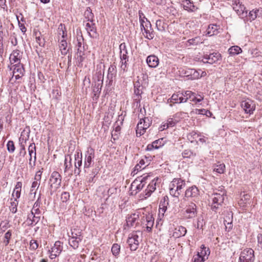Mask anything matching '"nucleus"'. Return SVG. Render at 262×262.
<instances>
[{"instance_id": "obj_25", "label": "nucleus", "mask_w": 262, "mask_h": 262, "mask_svg": "<svg viewBox=\"0 0 262 262\" xmlns=\"http://www.w3.org/2000/svg\"><path fill=\"white\" fill-rule=\"evenodd\" d=\"M184 94V92L173 94L171 97V102L178 103L185 102Z\"/></svg>"}, {"instance_id": "obj_8", "label": "nucleus", "mask_w": 262, "mask_h": 262, "mask_svg": "<svg viewBox=\"0 0 262 262\" xmlns=\"http://www.w3.org/2000/svg\"><path fill=\"white\" fill-rule=\"evenodd\" d=\"M200 191L195 186L188 188L185 192V196L187 198H192L194 201L199 199Z\"/></svg>"}, {"instance_id": "obj_43", "label": "nucleus", "mask_w": 262, "mask_h": 262, "mask_svg": "<svg viewBox=\"0 0 262 262\" xmlns=\"http://www.w3.org/2000/svg\"><path fill=\"white\" fill-rule=\"evenodd\" d=\"M35 35L36 36V41L39 46L40 47H44L45 45V40L43 38L41 37V33L40 32H35Z\"/></svg>"}, {"instance_id": "obj_19", "label": "nucleus", "mask_w": 262, "mask_h": 262, "mask_svg": "<svg viewBox=\"0 0 262 262\" xmlns=\"http://www.w3.org/2000/svg\"><path fill=\"white\" fill-rule=\"evenodd\" d=\"M196 214V206L193 203H191L186 210V217L188 219L194 217Z\"/></svg>"}, {"instance_id": "obj_27", "label": "nucleus", "mask_w": 262, "mask_h": 262, "mask_svg": "<svg viewBox=\"0 0 262 262\" xmlns=\"http://www.w3.org/2000/svg\"><path fill=\"white\" fill-rule=\"evenodd\" d=\"M40 216H37V215L30 213L28 215L27 222L29 226L36 225L40 220Z\"/></svg>"}, {"instance_id": "obj_52", "label": "nucleus", "mask_w": 262, "mask_h": 262, "mask_svg": "<svg viewBox=\"0 0 262 262\" xmlns=\"http://www.w3.org/2000/svg\"><path fill=\"white\" fill-rule=\"evenodd\" d=\"M7 149L10 153H13L15 151V147L13 141L10 140L7 142Z\"/></svg>"}, {"instance_id": "obj_62", "label": "nucleus", "mask_w": 262, "mask_h": 262, "mask_svg": "<svg viewBox=\"0 0 262 262\" xmlns=\"http://www.w3.org/2000/svg\"><path fill=\"white\" fill-rule=\"evenodd\" d=\"M85 18L87 19L88 21L91 22V21H93V18L94 17L93 14L89 11H87L85 12Z\"/></svg>"}, {"instance_id": "obj_61", "label": "nucleus", "mask_w": 262, "mask_h": 262, "mask_svg": "<svg viewBox=\"0 0 262 262\" xmlns=\"http://www.w3.org/2000/svg\"><path fill=\"white\" fill-rule=\"evenodd\" d=\"M20 192L21 190H20L14 189L12 194V196L14 198L13 200H17V199L20 198Z\"/></svg>"}, {"instance_id": "obj_48", "label": "nucleus", "mask_w": 262, "mask_h": 262, "mask_svg": "<svg viewBox=\"0 0 262 262\" xmlns=\"http://www.w3.org/2000/svg\"><path fill=\"white\" fill-rule=\"evenodd\" d=\"M58 30V34L61 35L62 38H64L67 36V31L65 25L64 24H60L59 25Z\"/></svg>"}, {"instance_id": "obj_53", "label": "nucleus", "mask_w": 262, "mask_h": 262, "mask_svg": "<svg viewBox=\"0 0 262 262\" xmlns=\"http://www.w3.org/2000/svg\"><path fill=\"white\" fill-rule=\"evenodd\" d=\"M38 247V244L36 240L32 239L30 242L29 249L31 250H35Z\"/></svg>"}, {"instance_id": "obj_2", "label": "nucleus", "mask_w": 262, "mask_h": 262, "mask_svg": "<svg viewBox=\"0 0 262 262\" xmlns=\"http://www.w3.org/2000/svg\"><path fill=\"white\" fill-rule=\"evenodd\" d=\"M254 251L252 248H245L240 254L238 262H254Z\"/></svg>"}, {"instance_id": "obj_59", "label": "nucleus", "mask_w": 262, "mask_h": 262, "mask_svg": "<svg viewBox=\"0 0 262 262\" xmlns=\"http://www.w3.org/2000/svg\"><path fill=\"white\" fill-rule=\"evenodd\" d=\"M156 182L152 180L147 186L148 190L150 192H154L156 190Z\"/></svg>"}, {"instance_id": "obj_7", "label": "nucleus", "mask_w": 262, "mask_h": 262, "mask_svg": "<svg viewBox=\"0 0 262 262\" xmlns=\"http://www.w3.org/2000/svg\"><path fill=\"white\" fill-rule=\"evenodd\" d=\"M150 120L147 117L142 118L138 123L137 127V134H139L141 136L144 134L145 130L150 126Z\"/></svg>"}, {"instance_id": "obj_18", "label": "nucleus", "mask_w": 262, "mask_h": 262, "mask_svg": "<svg viewBox=\"0 0 262 262\" xmlns=\"http://www.w3.org/2000/svg\"><path fill=\"white\" fill-rule=\"evenodd\" d=\"M221 54L218 52L205 55V59H208L207 62H208L209 64H213L221 60Z\"/></svg>"}, {"instance_id": "obj_41", "label": "nucleus", "mask_w": 262, "mask_h": 262, "mask_svg": "<svg viewBox=\"0 0 262 262\" xmlns=\"http://www.w3.org/2000/svg\"><path fill=\"white\" fill-rule=\"evenodd\" d=\"M18 202L17 200L11 199L10 206L9 209L12 213H15L17 212V207L18 206Z\"/></svg>"}, {"instance_id": "obj_5", "label": "nucleus", "mask_w": 262, "mask_h": 262, "mask_svg": "<svg viewBox=\"0 0 262 262\" xmlns=\"http://www.w3.org/2000/svg\"><path fill=\"white\" fill-rule=\"evenodd\" d=\"M49 182L51 188H54L56 190L61 186V176L60 173L56 171H53L50 176Z\"/></svg>"}, {"instance_id": "obj_40", "label": "nucleus", "mask_w": 262, "mask_h": 262, "mask_svg": "<svg viewBox=\"0 0 262 262\" xmlns=\"http://www.w3.org/2000/svg\"><path fill=\"white\" fill-rule=\"evenodd\" d=\"M213 169L214 171H216L219 173H223L225 170V165L224 164H214L213 166Z\"/></svg>"}, {"instance_id": "obj_16", "label": "nucleus", "mask_w": 262, "mask_h": 262, "mask_svg": "<svg viewBox=\"0 0 262 262\" xmlns=\"http://www.w3.org/2000/svg\"><path fill=\"white\" fill-rule=\"evenodd\" d=\"M165 144V140L164 138H160L149 144L146 147L147 150H152L154 149H157L162 147Z\"/></svg>"}, {"instance_id": "obj_56", "label": "nucleus", "mask_w": 262, "mask_h": 262, "mask_svg": "<svg viewBox=\"0 0 262 262\" xmlns=\"http://www.w3.org/2000/svg\"><path fill=\"white\" fill-rule=\"evenodd\" d=\"M70 194L68 192H63L61 195V200L62 202H67L70 198Z\"/></svg>"}, {"instance_id": "obj_31", "label": "nucleus", "mask_w": 262, "mask_h": 262, "mask_svg": "<svg viewBox=\"0 0 262 262\" xmlns=\"http://www.w3.org/2000/svg\"><path fill=\"white\" fill-rule=\"evenodd\" d=\"M116 67L114 64H111L108 68L107 77L110 83L113 81V78L116 76Z\"/></svg>"}, {"instance_id": "obj_1", "label": "nucleus", "mask_w": 262, "mask_h": 262, "mask_svg": "<svg viewBox=\"0 0 262 262\" xmlns=\"http://www.w3.org/2000/svg\"><path fill=\"white\" fill-rule=\"evenodd\" d=\"M185 185V180L181 178L173 179L169 185L170 194L174 197L178 198Z\"/></svg>"}, {"instance_id": "obj_58", "label": "nucleus", "mask_w": 262, "mask_h": 262, "mask_svg": "<svg viewBox=\"0 0 262 262\" xmlns=\"http://www.w3.org/2000/svg\"><path fill=\"white\" fill-rule=\"evenodd\" d=\"M206 257L200 256L198 253L193 256V262H204Z\"/></svg>"}, {"instance_id": "obj_28", "label": "nucleus", "mask_w": 262, "mask_h": 262, "mask_svg": "<svg viewBox=\"0 0 262 262\" xmlns=\"http://www.w3.org/2000/svg\"><path fill=\"white\" fill-rule=\"evenodd\" d=\"M219 28V26L216 25H209L207 28V34L210 36L216 35L219 33V31H218Z\"/></svg>"}, {"instance_id": "obj_49", "label": "nucleus", "mask_w": 262, "mask_h": 262, "mask_svg": "<svg viewBox=\"0 0 262 262\" xmlns=\"http://www.w3.org/2000/svg\"><path fill=\"white\" fill-rule=\"evenodd\" d=\"M71 158L69 155H67L65 156L64 160V171H67L72 166L71 164Z\"/></svg>"}, {"instance_id": "obj_34", "label": "nucleus", "mask_w": 262, "mask_h": 262, "mask_svg": "<svg viewBox=\"0 0 262 262\" xmlns=\"http://www.w3.org/2000/svg\"><path fill=\"white\" fill-rule=\"evenodd\" d=\"M184 100H185V102L187 101V100L189 99L191 101H194L195 99V97L196 94L195 93H193L190 91H186L184 92Z\"/></svg>"}, {"instance_id": "obj_10", "label": "nucleus", "mask_w": 262, "mask_h": 262, "mask_svg": "<svg viewBox=\"0 0 262 262\" xmlns=\"http://www.w3.org/2000/svg\"><path fill=\"white\" fill-rule=\"evenodd\" d=\"M241 106L247 114H252L255 109V105L253 101L251 100H244L241 102Z\"/></svg>"}, {"instance_id": "obj_20", "label": "nucleus", "mask_w": 262, "mask_h": 262, "mask_svg": "<svg viewBox=\"0 0 262 262\" xmlns=\"http://www.w3.org/2000/svg\"><path fill=\"white\" fill-rule=\"evenodd\" d=\"M181 5L183 8L188 12H194L198 9V8L194 5L193 2L190 0H183Z\"/></svg>"}, {"instance_id": "obj_38", "label": "nucleus", "mask_w": 262, "mask_h": 262, "mask_svg": "<svg viewBox=\"0 0 262 262\" xmlns=\"http://www.w3.org/2000/svg\"><path fill=\"white\" fill-rule=\"evenodd\" d=\"M156 25L157 29L161 32L165 31L167 27V24L161 19L157 20L156 23Z\"/></svg>"}, {"instance_id": "obj_24", "label": "nucleus", "mask_w": 262, "mask_h": 262, "mask_svg": "<svg viewBox=\"0 0 262 262\" xmlns=\"http://www.w3.org/2000/svg\"><path fill=\"white\" fill-rule=\"evenodd\" d=\"M63 250V243L59 241L55 242L54 246H53L49 252H54L55 254H59Z\"/></svg>"}, {"instance_id": "obj_46", "label": "nucleus", "mask_w": 262, "mask_h": 262, "mask_svg": "<svg viewBox=\"0 0 262 262\" xmlns=\"http://www.w3.org/2000/svg\"><path fill=\"white\" fill-rule=\"evenodd\" d=\"M12 237V230H9L4 235L3 243L5 246H7Z\"/></svg>"}, {"instance_id": "obj_15", "label": "nucleus", "mask_w": 262, "mask_h": 262, "mask_svg": "<svg viewBox=\"0 0 262 262\" xmlns=\"http://www.w3.org/2000/svg\"><path fill=\"white\" fill-rule=\"evenodd\" d=\"M85 28L91 37H96L97 35V28L93 21L86 23L85 25Z\"/></svg>"}, {"instance_id": "obj_11", "label": "nucleus", "mask_w": 262, "mask_h": 262, "mask_svg": "<svg viewBox=\"0 0 262 262\" xmlns=\"http://www.w3.org/2000/svg\"><path fill=\"white\" fill-rule=\"evenodd\" d=\"M220 192L214 193L212 195V202L214 204L222 205L224 201V195L226 194L225 191L223 187L218 190Z\"/></svg>"}, {"instance_id": "obj_29", "label": "nucleus", "mask_w": 262, "mask_h": 262, "mask_svg": "<svg viewBox=\"0 0 262 262\" xmlns=\"http://www.w3.org/2000/svg\"><path fill=\"white\" fill-rule=\"evenodd\" d=\"M74 156L76 161L75 163V167L76 168H78V174H79L80 172V167L82 165V153L76 151Z\"/></svg>"}, {"instance_id": "obj_36", "label": "nucleus", "mask_w": 262, "mask_h": 262, "mask_svg": "<svg viewBox=\"0 0 262 262\" xmlns=\"http://www.w3.org/2000/svg\"><path fill=\"white\" fill-rule=\"evenodd\" d=\"M13 67H14L13 72V75H14V74H15L16 73L21 74V75H24V72L25 71V70H24V68L22 64H20V63H16Z\"/></svg>"}, {"instance_id": "obj_35", "label": "nucleus", "mask_w": 262, "mask_h": 262, "mask_svg": "<svg viewBox=\"0 0 262 262\" xmlns=\"http://www.w3.org/2000/svg\"><path fill=\"white\" fill-rule=\"evenodd\" d=\"M82 241L80 239H78L69 237V244L71 247L74 249H76L78 248L80 243Z\"/></svg>"}, {"instance_id": "obj_13", "label": "nucleus", "mask_w": 262, "mask_h": 262, "mask_svg": "<svg viewBox=\"0 0 262 262\" xmlns=\"http://www.w3.org/2000/svg\"><path fill=\"white\" fill-rule=\"evenodd\" d=\"M259 9H254L250 11L248 14H245L244 18H243L244 21H250L252 22L257 17H259L260 15Z\"/></svg>"}, {"instance_id": "obj_42", "label": "nucleus", "mask_w": 262, "mask_h": 262, "mask_svg": "<svg viewBox=\"0 0 262 262\" xmlns=\"http://www.w3.org/2000/svg\"><path fill=\"white\" fill-rule=\"evenodd\" d=\"M242 51L241 48L237 46H232L228 50L229 53L231 55H237L242 52Z\"/></svg>"}, {"instance_id": "obj_6", "label": "nucleus", "mask_w": 262, "mask_h": 262, "mask_svg": "<svg viewBox=\"0 0 262 262\" xmlns=\"http://www.w3.org/2000/svg\"><path fill=\"white\" fill-rule=\"evenodd\" d=\"M95 157V150L91 147H89L85 154L84 162V169L86 171L85 169L89 168L91 166L93 159Z\"/></svg>"}, {"instance_id": "obj_44", "label": "nucleus", "mask_w": 262, "mask_h": 262, "mask_svg": "<svg viewBox=\"0 0 262 262\" xmlns=\"http://www.w3.org/2000/svg\"><path fill=\"white\" fill-rule=\"evenodd\" d=\"M145 165V162L143 159H141L139 163H138L134 167V172L137 173L138 171L144 169L146 166H143Z\"/></svg>"}, {"instance_id": "obj_9", "label": "nucleus", "mask_w": 262, "mask_h": 262, "mask_svg": "<svg viewBox=\"0 0 262 262\" xmlns=\"http://www.w3.org/2000/svg\"><path fill=\"white\" fill-rule=\"evenodd\" d=\"M139 215L135 213L132 214L126 219V224L124 225V229L136 227L138 224Z\"/></svg>"}, {"instance_id": "obj_47", "label": "nucleus", "mask_w": 262, "mask_h": 262, "mask_svg": "<svg viewBox=\"0 0 262 262\" xmlns=\"http://www.w3.org/2000/svg\"><path fill=\"white\" fill-rule=\"evenodd\" d=\"M139 82H137L134 84V94L137 97H141V95L142 94V87L139 85Z\"/></svg>"}, {"instance_id": "obj_17", "label": "nucleus", "mask_w": 262, "mask_h": 262, "mask_svg": "<svg viewBox=\"0 0 262 262\" xmlns=\"http://www.w3.org/2000/svg\"><path fill=\"white\" fill-rule=\"evenodd\" d=\"M23 52L18 49L14 50L10 56L11 62L19 63L22 58Z\"/></svg>"}, {"instance_id": "obj_26", "label": "nucleus", "mask_w": 262, "mask_h": 262, "mask_svg": "<svg viewBox=\"0 0 262 262\" xmlns=\"http://www.w3.org/2000/svg\"><path fill=\"white\" fill-rule=\"evenodd\" d=\"M168 205V198L167 196L163 198V201H161L159 205V216L161 214L162 216L164 215V213L167 210V206Z\"/></svg>"}, {"instance_id": "obj_51", "label": "nucleus", "mask_w": 262, "mask_h": 262, "mask_svg": "<svg viewBox=\"0 0 262 262\" xmlns=\"http://www.w3.org/2000/svg\"><path fill=\"white\" fill-rule=\"evenodd\" d=\"M67 42L66 40L64 39L61 40L60 43V48L62 54L66 55L67 53Z\"/></svg>"}, {"instance_id": "obj_23", "label": "nucleus", "mask_w": 262, "mask_h": 262, "mask_svg": "<svg viewBox=\"0 0 262 262\" xmlns=\"http://www.w3.org/2000/svg\"><path fill=\"white\" fill-rule=\"evenodd\" d=\"M146 62L149 67L156 68L159 64V60L156 56L152 55L147 57Z\"/></svg>"}, {"instance_id": "obj_14", "label": "nucleus", "mask_w": 262, "mask_h": 262, "mask_svg": "<svg viewBox=\"0 0 262 262\" xmlns=\"http://www.w3.org/2000/svg\"><path fill=\"white\" fill-rule=\"evenodd\" d=\"M143 224H145L146 231L148 232L152 230L154 224V219L150 214L143 216L142 219Z\"/></svg>"}, {"instance_id": "obj_22", "label": "nucleus", "mask_w": 262, "mask_h": 262, "mask_svg": "<svg viewBox=\"0 0 262 262\" xmlns=\"http://www.w3.org/2000/svg\"><path fill=\"white\" fill-rule=\"evenodd\" d=\"M187 233V230L185 227L180 226L176 227L172 234V236L174 238H179L184 236Z\"/></svg>"}, {"instance_id": "obj_55", "label": "nucleus", "mask_w": 262, "mask_h": 262, "mask_svg": "<svg viewBox=\"0 0 262 262\" xmlns=\"http://www.w3.org/2000/svg\"><path fill=\"white\" fill-rule=\"evenodd\" d=\"M182 156L184 158H190L191 156H193V152L190 149H186L183 151L182 153Z\"/></svg>"}, {"instance_id": "obj_37", "label": "nucleus", "mask_w": 262, "mask_h": 262, "mask_svg": "<svg viewBox=\"0 0 262 262\" xmlns=\"http://www.w3.org/2000/svg\"><path fill=\"white\" fill-rule=\"evenodd\" d=\"M69 237L78 239V238L82 240L83 236L81 234V231L79 229H71V235H69Z\"/></svg>"}, {"instance_id": "obj_64", "label": "nucleus", "mask_w": 262, "mask_h": 262, "mask_svg": "<svg viewBox=\"0 0 262 262\" xmlns=\"http://www.w3.org/2000/svg\"><path fill=\"white\" fill-rule=\"evenodd\" d=\"M257 246L262 249V234L258 233L257 236Z\"/></svg>"}, {"instance_id": "obj_45", "label": "nucleus", "mask_w": 262, "mask_h": 262, "mask_svg": "<svg viewBox=\"0 0 262 262\" xmlns=\"http://www.w3.org/2000/svg\"><path fill=\"white\" fill-rule=\"evenodd\" d=\"M77 56L78 61L80 63L82 62L84 60V47L81 48H77Z\"/></svg>"}, {"instance_id": "obj_54", "label": "nucleus", "mask_w": 262, "mask_h": 262, "mask_svg": "<svg viewBox=\"0 0 262 262\" xmlns=\"http://www.w3.org/2000/svg\"><path fill=\"white\" fill-rule=\"evenodd\" d=\"M179 122V120L176 119L174 118H168L167 121V124L168 125V127H173L176 124Z\"/></svg>"}, {"instance_id": "obj_60", "label": "nucleus", "mask_w": 262, "mask_h": 262, "mask_svg": "<svg viewBox=\"0 0 262 262\" xmlns=\"http://www.w3.org/2000/svg\"><path fill=\"white\" fill-rule=\"evenodd\" d=\"M19 145L20 147V151H19V155H20V156H21L23 157H24L25 156V155H26V151L25 149V145L22 142L19 143Z\"/></svg>"}, {"instance_id": "obj_39", "label": "nucleus", "mask_w": 262, "mask_h": 262, "mask_svg": "<svg viewBox=\"0 0 262 262\" xmlns=\"http://www.w3.org/2000/svg\"><path fill=\"white\" fill-rule=\"evenodd\" d=\"M198 253L203 257H206V259L208 258V256L210 254V250L209 248H207L205 245H202L201 246V251L198 252Z\"/></svg>"}, {"instance_id": "obj_57", "label": "nucleus", "mask_w": 262, "mask_h": 262, "mask_svg": "<svg viewBox=\"0 0 262 262\" xmlns=\"http://www.w3.org/2000/svg\"><path fill=\"white\" fill-rule=\"evenodd\" d=\"M207 113H209V116H211L212 113L208 110H206L205 109H196L195 113L197 114H201V115H206L207 116H208Z\"/></svg>"}, {"instance_id": "obj_63", "label": "nucleus", "mask_w": 262, "mask_h": 262, "mask_svg": "<svg viewBox=\"0 0 262 262\" xmlns=\"http://www.w3.org/2000/svg\"><path fill=\"white\" fill-rule=\"evenodd\" d=\"M250 196L249 194H241V201H243L244 203H247L248 201L250 200Z\"/></svg>"}, {"instance_id": "obj_33", "label": "nucleus", "mask_w": 262, "mask_h": 262, "mask_svg": "<svg viewBox=\"0 0 262 262\" xmlns=\"http://www.w3.org/2000/svg\"><path fill=\"white\" fill-rule=\"evenodd\" d=\"M28 152L30 156L29 161L32 160V158H35V161L36 160V146L34 143L30 144L28 147Z\"/></svg>"}, {"instance_id": "obj_4", "label": "nucleus", "mask_w": 262, "mask_h": 262, "mask_svg": "<svg viewBox=\"0 0 262 262\" xmlns=\"http://www.w3.org/2000/svg\"><path fill=\"white\" fill-rule=\"evenodd\" d=\"M232 7L233 9L241 18H244L245 14H247L248 13V11L246 10V7L240 2L239 0L233 1Z\"/></svg>"}, {"instance_id": "obj_32", "label": "nucleus", "mask_w": 262, "mask_h": 262, "mask_svg": "<svg viewBox=\"0 0 262 262\" xmlns=\"http://www.w3.org/2000/svg\"><path fill=\"white\" fill-rule=\"evenodd\" d=\"M142 33L145 38L150 40L153 39L155 36V33L152 27L143 29Z\"/></svg>"}, {"instance_id": "obj_12", "label": "nucleus", "mask_w": 262, "mask_h": 262, "mask_svg": "<svg viewBox=\"0 0 262 262\" xmlns=\"http://www.w3.org/2000/svg\"><path fill=\"white\" fill-rule=\"evenodd\" d=\"M103 75L98 74L97 75V81L95 83V86L93 89L94 96L97 98L99 96L103 84Z\"/></svg>"}, {"instance_id": "obj_30", "label": "nucleus", "mask_w": 262, "mask_h": 262, "mask_svg": "<svg viewBox=\"0 0 262 262\" xmlns=\"http://www.w3.org/2000/svg\"><path fill=\"white\" fill-rule=\"evenodd\" d=\"M186 74H187L186 76L189 77L190 79H196L202 77L200 75V73L198 71L193 69H188L186 72Z\"/></svg>"}, {"instance_id": "obj_3", "label": "nucleus", "mask_w": 262, "mask_h": 262, "mask_svg": "<svg viewBox=\"0 0 262 262\" xmlns=\"http://www.w3.org/2000/svg\"><path fill=\"white\" fill-rule=\"evenodd\" d=\"M138 233H140V231L139 230L135 231L128 235L127 243L132 251H135L138 248L139 237Z\"/></svg>"}, {"instance_id": "obj_21", "label": "nucleus", "mask_w": 262, "mask_h": 262, "mask_svg": "<svg viewBox=\"0 0 262 262\" xmlns=\"http://www.w3.org/2000/svg\"><path fill=\"white\" fill-rule=\"evenodd\" d=\"M119 49L121 60L128 61V56H127L128 51L126 46L124 42L120 45Z\"/></svg>"}, {"instance_id": "obj_50", "label": "nucleus", "mask_w": 262, "mask_h": 262, "mask_svg": "<svg viewBox=\"0 0 262 262\" xmlns=\"http://www.w3.org/2000/svg\"><path fill=\"white\" fill-rule=\"evenodd\" d=\"M111 250L114 256H118L119 254L120 251V245L117 244H114L112 246Z\"/></svg>"}]
</instances>
